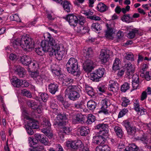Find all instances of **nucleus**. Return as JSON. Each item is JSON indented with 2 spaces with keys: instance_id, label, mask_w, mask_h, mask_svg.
Wrapping results in <instances>:
<instances>
[{
  "instance_id": "nucleus-1",
  "label": "nucleus",
  "mask_w": 151,
  "mask_h": 151,
  "mask_svg": "<svg viewBox=\"0 0 151 151\" xmlns=\"http://www.w3.org/2000/svg\"><path fill=\"white\" fill-rule=\"evenodd\" d=\"M11 42L12 45L15 48H17L18 46H20L24 49L27 50L34 48L35 46L33 39L26 36H22L21 39L16 40H12Z\"/></svg>"
},
{
  "instance_id": "nucleus-2",
  "label": "nucleus",
  "mask_w": 151,
  "mask_h": 151,
  "mask_svg": "<svg viewBox=\"0 0 151 151\" xmlns=\"http://www.w3.org/2000/svg\"><path fill=\"white\" fill-rule=\"evenodd\" d=\"M45 39L42 41L41 43V46L44 52L48 51L49 54L51 49L54 48H57L58 47V43H57L55 40L51 37L49 33H47L44 36Z\"/></svg>"
},
{
  "instance_id": "nucleus-3",
  "label": "nucleus",
  "mask_w": 151,
  "mask_h": 151,
  "mask_svg": "<svg viewBox=\"0 0 151 151\" xmlns=\"http://www.w3.org/2000/svg\"><path fill=\"white\" fill-rule=\"evenodd\" d=\"M66 66L68 72L74 76L78 77L81 74L77 60L74 58H71L69 59Z\"/></svg>"
},
{
  "instance_id": "nucleus-4",
  "label": "nucleus",
  "mask_w": 151,
  "mask_h": 151,
  "mask_svg": "<svg viewBox=\"0 0 151 151\" xmlns=\"http://www.w3.org/2000/svg\"><path fill=\"white\" fill-rule=\"evenodd\" d=\"M77 87L76 86H69L65 90L66 92L69 91L68 98L72 101H76L80 97V93L77 91Z\"/></svg>"
},
{
  "instance_id": "nucleus-5",
  "label": "nucleus",
  "mask_w": 151,
  "mask_h": 151,
  "mask_svg": "<svg viewBox=\"0 0 151 151\" xmlns=\"http://www.w3.org/2000/svg\"><path fill=\"white\" fill-rule=\"evenodd\" d=\"M58 44V47L57 48H54V49H51L49 52V55L50 56L55 55L56 58L58 60H60L64 55L65 51L64 50H60Z\"/></svg>"
},
{
  "instance_id": "nucleus-6",
  "label": "nucleus",
  "mask_w": 151,
  "mask_h": 151,
  "mask_svg": "<svg viewBox=\"0 0 151 151\" xmlns=\"http://www.w3.org/2000/svg\"><path fill=\"white\" fill-rule=\"evenodd\" d=\"M83 17L78 16V17L73 14L67 15L65 19L68 21L70 25L75 27L77 25L78 23L79 22V19Z\"/></svg>"
},
{
  "instance_id": "nucleus-7",
  "label": "nucleus",
  "mask_w": 151,
  "mask_h": 151,
  "mask_svg": "<svg viewBox=\"0 0 151 151\" xmlns=\"http://www.w3.org/2000/svg\"><path fill=\"white\" fill-rule=\"evenodd\" d=\"M66 146L68 148H71L74 150H77L83 146L82 142L80 140L70 141H68L66 142Z\"/></svg>"
},
{
  "instance_id": "nucleus-8",
  "label": "nucleus",
  "mask_w": 151,
  "mask_h": 151,
  "mask_svg": "<svg viewBox=\"0 0 151 151\" xmlns=\"http://www.w3.org/2000/svg\"><path fill=\"white\" fill-rule=\"evenodd\" d=\"M110 50L108 49H102L99 55L101 61L103 63H106L109 60Z\"/></svg>"
},
{
  "instance_id": "nucleus-9",
  "label": "nucleus",
  "mask_w": 151,
  "mask_h": 151,
  "mask_svg": "<svg viewBox=\"0 0 151 151\" xmlns=\"http://www.w3.org/2000/svg\"><path fill=\"white\" fill-rule=\"evenodd\" d=\"M82 51L83 55L86 60H91L93 56V51L91 48H84Z\"/></svg>"
},
{
  "instance_id": "nucleus-10",
  "label": "nucleus",
  "mask_w": 151,
  "mask_h": 151,
  "mask_svg": "<svg viewBox=\"0 0 151 151\" xmlns=\"http://www.w3.org/2000/svg\"><path fill=\"white\" fill-rule=\"evenodd\" d=\"M93 62L91 60H86L83 64V67L84 70L87 72L91 71L93 69Z\"/></svg>"
},
{
  "instance_id": "nucleus-11",
  "label": "nucleus",
  "mask_w": 151,
  "mask_h": 151,
  "mask_svg": "<svg viewBox=\"0 0 151 151\" xmlns=\"http://www.w3.org/2000/svg\"><path fill=\"white\" fill-rule=\"evenodd\" d=\"M34 136L37 142L39 141L45 145L48 144V140L44 135L37 133L35 134Z\"/></svg>"
},
{
  "instance_id": "nucleus-12",
  "label": "nucleus",
  "mask_w": 151,
  "mask_h": 151,
  "mask_svg": "<svg viewBox=\"0 0 151 151\" xmlns=\"http://www.w3.org/2000/svg\"><path fill=\"white\" fill-rule=\"evenodd\" d=\"M14 70L15 73L18 75L20 78L24 77L26 74V71L25 69L20 66H16Z\"/></svg>"
},
{
  "instance_id": "nucleus-13",
  "label": "nucleus",
  "mask_w": 151,
  "mask_h": 151,
  "mask_svg": "<svg viewBox=\"0 0 151 151\" xmlns=\"http://www.w3.org/2000/svg\"><path fill=\"white\" fill-rule=\"evenodd\" d=\"M20 61L24 65L27 66L29 64L32 66L31 64V59L30 57L26 55L22 56L20 58Z\"/></svg>"
},
{
  "instance_id": "nucleus-14",
  "label": "nucleus",
  "mask_w": 151,
  "mask_h": 151,
  "mask_svg": "<svg viewBox=\"0 0 151 151\" xmlns=\"http://www.w3.org/2000/svg\"><path fill=\"white\" fill-rule=\"evenodd\" d=\"M27 119L29 120L28 124L32 129H37L39 128V123L38 121L28 117Z\"/></svg>"
},
{
  "instance_id": "nucleus-15",
  "label": "nucleus",
  "mask_w": 151,
  "mask_h": 151,
  "mask_svg": "<svg viewBox=\"0 0 151 151\" xmlns=\"http://www.w3.org/2000/svg\"><path fill=\"white\" fill-rule=\"evenodd\" d=\"M61 129L58 132V134L60 137L61 138L64 137V134H68L71 131L70 128L68 127H60Z\"/></svg>"
},
{
  "instance_id": "nucleus-16",
  "label": "nucleus",
  "mask_w": 151,
  "mask_h": 151,
  "mask_svg": "<svg viewBox=\"0 0 151 151\" xmlns=\"http://www.w3.org/2000/svg\"><path fill=\"white\" fill-rule=\"evenodd\" d=\"M86 117V116L83 115L81 114H78L76 116L72 119V122L74 124L77 123L78 122H83Z\"/></svg>"
},
{
  "instance_id": "nucleus-17",
  "label": "nucleus",
  "mask_w": 151,
  "mask_h": 151,
  "mask_svg": "<svg viewBox=\"0 0 151 151\" xmlns=\"http://www.w3.org/2000/svg\"><path fill=\"white\" fill-rule=\"evenodd\" d=\"M85 20L84 17H80L79 19V22L78 24L77 27H75L74 28V30L77 32L81 34V26H83L85 23Z\"/></svg>"
},
{
  "instance_id": "nucleus-18",
  "label": "nucleus",
  "mask_w": 151,
  "mask_h": 151,
  "mask_svg": "<svg viewBox=\"0 0 151 151\" xmlns=\"http://www.w3.org/2000/svg\"><path fill=\"white\" fill-rule=\"evenodd\" d=\"M111 83L109 85V90L113 92H116L119 88V84L117 83H116L114 81H112Z\"/></svg>"
},
{
  "instance_id": "nucleus-19",
  "label": "nucleus",
  "mask_w": 151,
  "mask_h": 151,
  "mask_svg": "<svg viewBox=\"0 0 151 151\" xmlns=\"http://www.w3.org/2000/svg\"><path fill=\"white\" fill-rule=\"evenodd\" d=\"M58 85L56 83H50L48 86L50 92L53 94H55L58 91Z\"/></svg>"
},
{
  "instance_id": "nucleus-20",
  "label": "nucleus",
  "mask_w": 151,
  "mask_h": 151,
  "mask_svg": "<svg viewBox=\"0 0 151 151\" xmlns=\"http://www.w3.org/2000/svg\"><path fill=\"white\" fill-rule=\"evenodd\" d=\"M125 67L127 70L126 74L128 76L132 74L134 71V68L133 67L131 63H129L125 64Z\"/></svg>"
},
{
  "instance_id": "nucleus-21",
  "label": "nucleus",
  "mask_w": 151,
  "mask_h": 151,
  "mask_svg": "<svg viewBox=\"0 0 151 151\" xmlns=\"http://www.w3.org/2000/svg\"><path fill=\"white\" fill-rule=\"evenodd\" d=\"M106 26L107 27V30L106 31V37H111L114 33L112 27L111 25L108 24H107Z\"/></svg>"
},
{
  "instance_id": "nucleus-22",
  "label": "nucleus",
  "mask_w": 151,
  "mask_h": 151,
  "mask_svg": "<svg viewBox=\"0 0 151 151\" xmlns=\"http://www.w3.org/2000/svg\"><path fill=\"white\" fill-rule=\"evenodd\" d=\"M79 129L80 134L82 136H86L90 132L89 128L87 127H81Z\"/></svg>"
},
{
  "instance_id": "nucleus-23",
  "label": "nucleus",
  "mask_w": 151,
  "mask_h": 151,
  "mask_svg": "<svg viewBox=\"0 0 151 151\" xmlns=\"http://www.w3.org/2000/svg\"><path fill=\"white\" fill-rule=\"evenodd\" d=\"M95 138L96 140H95V142L98 145L104 144L106 141V138L101 135H99L95 137Z\"/></svg>"
},
{
  "instance_id": "nucleus-24",
  "label": "nucleus",
  "mask_w": 151,
  "mask_h": 151,
  "mask_svg": "<svg viewBox=\"0 0 151 151\" xmlns=\"http://www.w3.org/2000/svg\"><path fill=\"white\" fill-rule=\"evenodd\" d=\"M22 80L18 78H13L12 79V84L15 87L19 88L22 86Z\"/></svg>"
},
{
  "instance_id": "nucleus-25",
  "label": "nucleus",
  "mask_w": 151,
  "mask_h": 151,
  "mask_svg": "<svg viewBox=\"0 0 151 151\" xmlns=\"http://www.w3.org/2000/svg\"><path fill=\"white\" fill-rule=\"evenodd\" d=\"M108 107L107 101L106 100H103L102 101V106L101 108V111L103 112L105 114H108V112L106 109Z\"/></svg>"
},
{
  "instance_id": "nucleus-26",
  "label": "nucleus",
  "mask_w": 151,
  "mask_h": 151,
  "mask_svg": "<svg viewBox=\"0 0 151 151\" xmlns=\"http://www.w3.org/2000/svg\"><path fill=\"white\" fill-rule=\"evenodd\" d=\"M108 107L107 101L106 100H103L102 101V106L101 108V111L103 112L105 114H108V112L106 109Z\"/></svg>"
},
{
  "instance_id": "nucleus-27",
  "label": "nucleus",
  "mask_w": 151,
  "mask_h": 151,
  "mask_svg": "<svg viewBox=\"0 0 151 151\" xmlns=\"http://www.w3.org/2000/svg\"><path fill=\"white\" fill-rule=\"evenodd\" d=\"M97 8L99 11L103 12L108 10V7L104 3H100L97 5Z\"/></svg>"
},
{
  "instance_id": "nucleus-28",
  "label": "nucleus",
  "mask_w": 151,
  "mask_h": 151,
  "mask_svg": "<svg viewBox=\"0 0 151 151\" xmlns=\"http://www.w3.org/2000/svg\"><path fill=\"white\" fill-rule=\"evenodd\" d=\"M85 88L86 92L89 96H94V93L92 87H90L87 84H85Z\"/></svg>"
},
{
  "instance_id": "nucleus-29",
  "label": "nucleus",
  "mask_w": 151,
  "mask_h": 151,
  "mask_svg": "<svg viewBox=\"0 0 151 151\" xmlns=\"http://www.w3.org/2000/svg\"><path fill=\"white\" fill-rule=\"evenodd\" d=\"M122 20L127 23H129L133 21V19L132 17H130V14H124L121 18Z\"/></svg>"
},
{
  "instance_id": "nucleus-30",
  "label": "nucleus",
  "mask_w": 151,
  "mask_h": 151,
  "mask_svg": "<svg viewBox=\"0 0 151 151\" xmlns=\"http://www.w3.org/2000/svg\"><path fill=\"white\" fill-rule=\"evenodd\" d=\"M96 151H110V148L107 145L99 146L96 148Z\"/></svg>"
},
{
  "instance_id": "nucleus-31",
  "label": "nucleus",
  "mask_w": 151,
  "mask_h": 151,
  "mask_svg": "<svg viewBox=\"0 0 151 151\" xmlns=\"http://www.w3.org/2000/svg\"><path fill=\"white\" fill-rule=\"evenodd\" d=\"M89 78L93 81L96 82H99L100 79L95 71L90 74Z\"/></svg>"
},
{
  "instance_id": "nucleus-32",
  "label": "nucleus",
  "mask_w": 151,
  "mask_h": 151,
  "mask_svg": "<svg viewBox=\"0 0 151 151\" xmlns=\"http://www.w3.org/2000/svg\"><path fill=\"white\" fill-rule=\"evenodd\" d=\"M50 105V107L53 110V112L58 113V111L57 109L58 105L54 100L52 99L51 100Z\"/></svg>"
},
{
  "instance_id": "nucleus-33",
  "label": "nucleus",
  "mask_w": 151,
  "mask_h": 151,
  "mask_svg": "<svg viewBox=\"0 0 151 151\" xmlns=\"http://www.w3.org/2000/svg\"><path fill=\"white\" fill-rule=\"evenodd\" d=\"M114 130L118 137L120 138L122 137L123 132L122 129L120 127L115 126L114 128Z\"/></svg>"
},
{
  "instance_id": "nucleus-34",
  "label": "nucleus",
  "mask_w": 151,
  "mask_h": 151,
  "mask_svg": "<svg viewBox=\"0 0 151 151\" xmlns=\"http://www.w3.org/2000/svg\"><path fill=\"white\" fill-rule=\"evenodd\" d=\"M121 61L118 58H116L114 62L112 68L114 70H117L119 69V65L120 64Z\"/></svg>"
},
{
  "instance_id": "nucleus-35",
  "label": "nucleus",
  "mask_w": 151,
  "mask_h": 151,
  "mask_svg": "<svg viewBox=\"0 0 151 151\" xmlns=\"http://www.w3.org/2000/svg\"><path fill=\"white\" fill-rule=\"evenodd\" d=\"M87 105L88 108L90 110H94L96 106V103L93 100L89 101L88 102Z\"/></svg>"
},
{
  "instance_id": "nucleus-36",
  "label": "nucleus",
  "mask_w": 151,
  "mask_h": 151,
  "mask_svg": "<svg viewBox=\"0 0 151 151\" xmlns=\"http://www.w3.org/2000/svg\"><path fill=\"white\" fill-rule=\"evenodd\" d=\"M106 128H108V125L107 124L104 123L98 124L95 127V129L99 130V131L105 130Z\"/></svg>"
},
{
  "instance_id": "nucleus-37",
  "label": "nucleus",
  "mask_w": 151,
  "mask_h": 151,
  "mask_svg": "<svg viewBox=\"0 0 151 151\" xmlns=\"http://www.w3.org/2000/svg\"><path fill=\"white\" fill-rule=\"evenodd\" d=\"M42 125L43 127H50L51 126V124L49 120L45 118H42Z\"/></svg>"
},
{
  "instance_id": "nucleus-38",
  "label": "nucleus",
  "mask_w": 151,
  "mask_h": 151,
  "mask_svg": "<svg viewBox=\"0 0 151 151\" xmlns=\"http://www.w3.org/2000/svg\"><path fill=\"white\" fill-rule=\"evenodd\" d=\"M96 119L95 116L92 114H89L88 116V119L86 123L88 124H91L94 122Z\"/></svg>"
},
{
  "instance_id": "nucleus-39",
  "label": "nucleus",
  "mask_w": 151,
  "mask_h": 151,
  "mask_svg": "<svg viewBox=\"0 0 151 151\" xmlns=\"http://www.w3.org/2000/svg\"><path fill=\"white\" fill-rule=\"evenodd\" d=\"M138 32V30L135 29H132L129 31V32L128 34L127 37L129 38H133L135 37L136 34Z\"/></svg>"
},
{
  "instance_id": "nucleus-40",
  "label": "nucleus",
  "mask_w": 151,
  "mask_h": 151,
  "mask_svg": "<svg viewBox=\"0 0 151 151\" xmlns=\"http://www.w3.org/2000/svg\"><path fill=\"white\" fill-rule=\"evenodd\" d=\"M28 139L29 143L30 146L33 147L34 148V147H35L36 145L37 144V142L36 141V140L30 137H28Z\"/></svg>"
},
{
  "instance_id": "nucleus-41",
  "label": "nucleus",
  "mask_w": 151,
  "mask_h": 151,
  "mask_svg": "<svg viewBox=\"0 0 151 151\" xmlns=\"http://www.w3.org/2000/svg\"><path fill=\"white\" fill-rule=\"evenodd\" d=\"M27 104L29 106L31 107L32 109L34 110L37 107V103L33 101L29 100L27 101Z\"/></svg>"
},
{
  "instance_id": "nucleus-42",
  "label": "nucleus",
  "mask_w": 151,
  "mask_h": 151,
  "mask_svg": "<svg viewBox=\"0 0 151 151\" xmlns=\"http://www.w3.org/2000/svg\"><path fill=\"white\" fill-rule=\"evenodd\" d=\"M100 78L103 77L105 72L104 69L103 68H99L95 71Z\"/></svg>"
},
{
  "instance_id": "nucleus-43",
  "label": "nucleus",
  "mask_w": 151,
  "mask_h": 151,
  "mask_svg": "<svg viewBox=\"0 0 151 151\" xmlns=\"http://www.w3.org/2000/svg\"><path fill=\"white\" fill-rule=\"evenodd\" d=\"M71 5L68 1L64 2L63 6L64 10L67 12H69L70 11V6Z\"/></svg>"
},
{
  "instance_id": "nucleus-44",
  "label": "nucleus",
  "mask_w": 151,
  "mask_h": 151,
  "mask_svg": "<svg viewBox=\"0 0 151 151\" xmlns=\"http://www.w3.org/2000/svg\"><path fill=\"white\" fill-rule=\"evenodd\" d=\"M128 134L132 136L135 135L136 132V129L135 127H132L130 128L127 130Z\"/></svg>"
},
{
  "instance_id": "nucleus-45",
  "label": "nucleus",
  "mask_w": 151,
  "mask_h": 151,
  "mask_svg": "<svg viewBox=\"0 0 151 151\" xmlns=\"http://www.w3.org/2000/svg\"><path fill=\"white\" fill-rule=\"evenodd\" d=\"M21 93L24 96H26L28 98H31L32 97V95L31 92L26 89L22 90Z\"/></svg>"
},
{
  "instance_id": "nucleus-46",
  "label": "nucleus",
  "mask_w": 151,
  "mask_h": 151,
  "mask_svg": "<svg viewBox=\"0 0 151 151\" xmlns=\"http://www.w3.org/2000/svg\"><path fill=\"white\" fill-rule=\"evenodd\" d=\"M68 116V115H66L65 113L60 114L57 115L56 118L58 120L62 121V120L67 119Z\"/></svg>"
},
{
  "instance_id": "nucleus-47",
  "label": "nucleus",
  "mask_w": 151,
  "mask_h": 151,
  "mask_svg": "<svg viewBox=\"0 0 151 151\" xmlns=\"http://www.w3.org/2000/svg\"><path fill=\"white\" fill-rule=\"evenodd\" d=\"M108 129L106 128L105 130L102 131H99L98 132L99 135H101V136L106 138L108 136Z\"/></svg>"
},
{
  "instance_id": "nucleus-48",
  "label": "nucleus",
  "mask_w": 151,
  "mask_h": 151,
  "mask_svg": "<svg viewBox=\"0 0 151 151\" xmlns=\"http://www.w3.org/2000/svg\"><path fill=\"white\" fill-rule=\"evenodd\" d=\"M129 88V84L127 83H125L121 87V91L122 92H125Z\"/></svg>"
},
{
  "instance_id": "nucleus-49",
  "label": "nucleus",
  "mask_w": 151,
  "mask_h": 151,
  "mask_svg": "<svg viewBox=\"0 0 151 151\" xmlns=\"http://www.w3.org/2000/svg\"><path fill=\"white\" fill-rule=\"evenodd\" d=\"M91 27H92V29L94 31H98L99 30H101V29L100 24L98 23H93Z\"/></svg>"
},
{
  "instance_id": "nucleus-50",
  "label": "nucleus",
  "mask_w": 151,
  "mask_h": 151,
  "mask_svg": "<svg viewBox=\"0 0 151 151\" xmlns=\"http://www.w3.org/2000/svg\"><path fill=\"white\" fill-rule=\"evenodd\" d=\"M74 82L73 79L70 77H67L64 79V83L66 85L73 83Z\"/></svg>"
},
{
  "instance_id": "nucleus-51",
  "label": "nucleus",
  "mask_w": 151,
  "mask_h": 151,
  "mask_svg": "<svg viewBox=\"0 0 151 151\" xmlns=\"http://www.w3.org/2000/svg\"><path fill=\"white\" fill-rule=\"evenodd\" d=\"M123 101L122 103V105L124 107H126L129 104L130 101L129 99H127L126 97H124L122 98Z\"/></svg>"
},
{
  "instance_id": "nucleus-52",
  "label": "nucleus",
  "mask_w": 151,
  "mask_h": 151,
  "mask_svg": "<svg viewBox=\"0 0 151 151\" xmlns=\"http://www.w3.org/2000/svg\"><path fill=\"white\" fill-rule=\"evenodd\" d=\"M134 57L133 54L131 52H129L127 54L124 58L127 60L133 61L134 60Z\"/></svg>"
},
{
  "instance_id": "nucleus-53",
  "label": "nucleus",
  "mask_w": 151,
  "mask_h": 151,
  "mask_svg": "<svg viewBox=\"0 0 151 151\" xmlns=\"http://www.w3.org/2000/svg\"><path fill=\"white\" fill-rule=\"evenodd\" d=\"M35 147L30 151H42L44 149V146L42 145H36Z\"/></svg>"
},
{
  "instance_id": "nucleus-54",
  "label": "nucleus",
  "mask_w": 151,
  "mask_h": 151,
  "mask_svg": "<svg viewBox=\"0 0 151 151\" xmlns=\"http://www.w3.org/2000/svg\"><path fill=\"white\" fill-rule=\"evenodd\" d=\"M128 111V110L127 109L124 108L122 109L119 112L118 115V117L121 118Z\"/></svg>"
},
{
  "instance_id": "nucleus-55",
  "label": "nucleus",
  "mask_w": 151,
  "mask_h": 151,
  "mask_svg": "<svg viewBox=\"0 0 151 151\" xmlns=\"http://www.w3.org/2000/svg\"><path fill=\"white\" fill-rule=\"evenodd\" d=\"M83 104L81 102H78L74 104V107L77 109L83 108Z\"/></svg>"
},
{
  "instance_id": "nucleus-56",
  "label": "nucleus",
  "mask_w": 151,
  "mask_h": 151,
  "mask_svg": "<svg viewBox=\"0 0 151 151\" xmlns=\"http://www.w3.org/2000/svg\"><path fill=\"white\" fill-rule=\"evenodd\" d=\"M26 129L27 133L29 135H32L34 134V132L32 128L28 125L26 126Z\"/></svg>"
},
{
  "instance_id": "nucleus-57",
  "label": "nucleus",
  "mask_w": 151,
  "mask_h": 151,
  "mask_svg": "<svg viewBox=\"0 0 151 151\" xmlns=\"http://www.w3.org/2000/svg\"><path fill=\"white\" fill-rule=\"evenodd\" d=\"M40 97L42 100L44 102H46L48 98V95L47 93H41L40 95Z\"/></svg>"
},
{
  "instance_id": "nucleus-58",
  "label": "nucleus",
  "mask_w": 151,
  "mask_h": 151,
  "mask_svg": "<svg viewBox=\"0 0 151 151\" xmlns=\"http://www.w3.org/2000/svg\"><path fill=\"white\" fill-rule=\"evenodd\" d=\"M51 131L50 127H44L41 129V131L46 135Z\"/></svg>"
},
{
  "instance_id": "nucleus-59",
  "label": "nucleus",
  "mask_w": 151,
  "mask_h": 151,
  "mask_svg": "<svg viewBox=\"0 0 151 151\" xmlns=\"http://www.w3.org/2000/svg\"><path fill=\"white\" fill-rule=\"evenodd\" d=\"M129 147L130 148V149L132 151H138L139 150V147L134 143L131 144L130 147Z\"/></svg>"
},
{
  "instance_id": "nucleus-60",
  "label": "nucleus",
  "mask_w": 151,
  "mask_h": 151,
  "mask_svg": "<svg viewBox=\"0 0 151 151\" xmlns=\"http://www.w3.org/2000/svg\"><path fill=\"white\" fill-rule=\"evenodd\" d=\"M47 78V77L45 75H38L37 79L39 80V81L42 82L43 80H46Z\"/></svg>"
},
{
  "instance_id": "nucleus-61",
  "label": "nucleus",
  "mask_w": 151,
  "mask_h": 151,
  "mask_svg": "<svg viewBox=\"0 0 151 151\" xmlns=\"http://www.w3.org/2000/svg\"><path fill=\"white\" fill-rule=\"evenodd\" d=\"M35 49V51L38 55H43V52L42 51V49L40 47H38L36 48Z\"/></svg>"
},
{
  "instance_id": "nucleus-62",
  "label": "nucleus",
  "mask_w": 151,
  "mask_h": 151,
  "mask_svg": "<svg viewBox=\"0 0 151 151\" xmlns=\"http://www.w3.org/2000/svg\"><path fill=\"white\" fill-rule=\"evenodd\" d=\"M139 81L133 82H132V85L133 90H135L139 87Z\"/></svg>"
},
{
  "instance_id": "nucleus-63",
  "label": "nucleus",
  "mask_w": 151,
  "mask_h": 151,
  "mask_svg": "<svg viewBox=\"0 0 151 151\" xmlns=\"http://www.w3.org/2000/svg\"><path fill=\"white\" fill-rule=\"evenodd\" d=\"M125 146V143L123 141H121L119 144L117 148L119 150H121L124 149Z\"/></svg>"
},
{
  "instance_id": "nucleus-64",
  "label": "nucleus",
  "mask_w": 151,
  "mask_h": 151,
  "mask_svg": "<svg viewBox=\"0 0 151 151\" xmlns=\"http://www.w3.org/2000/svg\"><path fill=\"white\" fill-rule=\"evenodd\" d=\"M82 13L86 16L92 15L93 14V12L90 10L82 11Z\"/></svg>"
}]
</instances>
